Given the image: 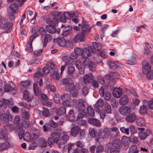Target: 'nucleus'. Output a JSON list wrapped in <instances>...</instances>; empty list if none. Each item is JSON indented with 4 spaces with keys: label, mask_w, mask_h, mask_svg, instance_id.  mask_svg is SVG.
Wrapping results in <instances>:
<instances>
[{
    "label": "nucleus",
    "mask_w": 153,
    "mask_h": 153,
    "mask_svg": "<svg viewBox=\"0 0 153 153\" xmlns=\"http://www.w3.org/2000/svg\"><path fill=\"white\" fill-rule=\"evenodd\" d=\"M19 7L17 6L15 2L14 4H11L10 6L11 12L13 14L16 13L18 11L17 7Z\"/></svg>",
    "instance_id": "a18cd8bd"
},
{
    "label": "nucleus",
    "mask_w": 153,
    "mask_h": 153,
    "mask_svg": "<svg viewBox=\"0 0 153 153\" xmlns=\"http://www.w3.org/2000/svg\"><path fill=\"white\" fill-rule=\"evenodd\" d=\"M139 150L137 149L136 146L132 145L131 146L128 150V153H138Z\"/></svg>",
    "instance_id": "49530a36"
},
{
    "label": "nucleus",
    "mask_w": 153,
    "mask_h": 153,
    "mask_svg": "<svg viewBox=\"0 0 153 153\" xmlns=\"http://www.w3.org/2000/svg\"><path fill=\"white\" fill-rule=\"evenodd\" d=\"M103 150L104 147L102 145H99L96 147V152L97 153H101Z\"/></svg>",
    "instance_id": "e2e57ef3"
},
{
    "label": "nucleus",
    "mask_w": 153,
    "mask_h": 153,
    "mask_svg": "<svg viewBox=\"0 0 153 153\" xmlns=\"http://www.w3.org/2000/svg\"><path fill=\"white\" fill-rule=\"evenodd\" d=\"M22 117L25 120H28L29 118L30 114L27 111H24L22 114Z\"/></svg>",
    "instance_id": "338daca9"
},
{
    "label": "nucleus",
    "mask_w": 153,
    "mask_h": 153,
    "mask_svg": "<svg viewBox=\"0 0 153 153\" xmlns=\"http://www.w3.org/2000/svg\"><path fill=\"white\" fill-rule=\"evenodd\" d=\"M52 39V36L51 35L47 34L45 35L44 39L43 47H45L46 46L47 43L50 42Z\"/></svg>",
    "instance_id": "72a5a7b5"
},
{
    "label": "nucleus",
    "mask_w": 153,
    "mask_h": 153,
    "mask_svg": "<svg viewBox=\"0 0 153 153\" xmlns=\"http://www.w3.org/2000/svg\"><path fill=\"white\" fill-rule=\"evenodd\" d=\"M101 134L103 138H108L111 135V129L108 128H105L103 129Z\"/></svg>",
    "instance_id": "c85d7f7f"
},
{
    "label": "nucleus",
    "mask_w": 153,
    "mask_h": 153,
    "mask_svg": "<svg viewBox=\"0 0 153 153\" xmlns=\"http://www.w3.org/2000/svg\"><path fill=\"white\" fill-rule=\"evenodd\" d=\"M112 93L114 97L117 98L120 97L122 94V91L120 88H114Z\"/></svg>",
    "instance_id": "a878e982"
},
{
    "label": "nucleus",
    "mask_w": 153,
    "mask_h": 153,
    "mask_svg": "<svg viewBox=\"0 0 153 153\" xmlns=\"http://www.w3.org/2000/svg\"><path fill=\"white\" fill-rule=\"evenodd\" d=\"M4 128L7 131H11L14 130L15 129V126L13 124H10L4 126Z\"/></svg>",
    "instance_id": "c03bdc74"
},
{
    "label": "nucleus",
    "mask_w": 153,
    "mask_h": 153,
    "mask_svg": "<svg viewBox=\"0 0 153 153\" xmlns=\"http://www.w3.org/2000/svg\"><path fill=\"white\" fill-rule=\"evenodd\" d=\"M76 67L79 70L80 74H83L84 73V70L83 68L82 63L79 61H76L75 63Z\"/></svg>",
    "instance_id": "393cba45"
},
{
    "label": "nucleus",
    "mask_w": 153,
    "mask_h": 153,
    "mask_svg": "<svg viewBox=\"0 0 153 153\" xmlns=\"http://www.w3.org/2000/svg\"><path fill=\"white\" fill-rule=\"evenodd\" d=\"M69 137L66 134H64L59 138L57 146L59 148H61L62 146L65 144L69 140Z\"/></svg>",
    "instance_id": "1a4fd4ad"
},
{
    "label": "nucleus",
    "mask_w": 153,
    "mask_h": 153,
    "mask_svg": "<svg viewBox=\"0 0 153 153\" xmlns=\"http://www.w3.org/2000/svg\"><path fill=\"white\" fill-rule=\"evenodd\" d=\"M89 132L91 137L92 138H96V140L98 141L100 137L101 133L94 128H90L89 129Z\"/></svg>",
    "instance_id": "6e6552de"
},
{
    "label": "nucleus",
    "mask_w": 153,
    "mask_h": 153,
    "mask_svg": "<svg viewBox=\"0 0 153 153\" xmlns=\"http://www.w3.org/2000/svg\"><path fill=\"white\" fill-rule=\"evenodd\" d=\"M79 128L78 126L72 127L71 129V135L73 137H76L79 131Z\"/></svg>",
    "instance_id": "cd10ccee"
},
{
    "label": "nucleus",
    "mask_w": 153,
    "mask_h": 153,
    "mask_svg": "<svg viewBox=\"0 0 153 153\" xmlns=\"http://www.w3.org/2000/svg\"><path fill=\"white\" fill-rule=\"evenodd\" d=\"M38 84L41 87L43 85V81L42 79H38L36 82L33 85V90L36 96H38L40 94V91L38 87Z\"/></svg>",
    "instance_id": "9d476101"
},
{
    "label": "nucleus",
    "mask_w": 153,
    "mask_h": 153,
    "mask_svg": "<svg viewBox=\"0 0 153 153\" xmlns=\"http://www.w3.org/2000/svg\"><path fill=\"white\" fill-rule=\"evenodd\" d=\"M74 145V143H71L66 144L63 147L62 150V153H70V151Z\"/></svg>",
    "instance_id": "6ab92c4d"
},
{
    "label": "nucleus",
    "mask_w": 153,
    "mask_h": 153,
    "mask_svg": "<svg viewBox=\"0 0 153 153\" xmlns=\"http://www.w3.org/2000/svg\"><path fill=\"white\" fill-rule=\"evenodd\" d=\"M13 26L12 23H9L7 19L5 18H2L0 20V28L3 29L6 28V33H9L11 31Z\"/></svg>",
    "instance_id": "f03ea898"
},
{
    "label": "nucleus",
    "mask_w": 153,
    "mask_h": 153,
    "mask_svg": "<svg viewBox=\"0 0 153 153\" xmlns=\"http://www.w3.org/2000/svg\"><path fill=\"white\" fill-rule=\"evenodd\" d=\"M87 114L90 117H94L95 115L94 111L93 108L88 106L87 108Z\"/></svg>",
    "instance_id": "37998d69"
},
{
    "label": "nucleus",
    "mask_w": 153,
    "mask_h": 153,
    "mask_svg": "<svg viewBox=\"0 0 153 153\" xmlns=\"http://www.w3.org/2000/svg\"><path fill=\"white\" fill-rule=\"evenodd\" d=\"M145 74L146 75L147 78L148 79H153V70H152Z\"/></svg>",
    "instance_id": "0e129e2a"
},
{
    "label": "nucleus",
    "mask_w": 153,
    "mask_h": 153,
    "mask_svg": "<svg viewBox=\"0 0 153 153\" xmlns=\"http://www.w3.org/2000/svg\"><path fill=\"white\" fill-rule=\"evenodd\" d=\"M119 113L122 115L126 116L131 112V108L127 106L120 107L118 110Z\"/></svg>",
    "instance_id": "9b49d317"
},
{
    "label": "nucleus",
    "mask_w": 153,
    "mask_h": 153,
    "mask_svg": "<svg viewBox=\"0 0 153 153\" xmlns=\"http://www.w3.org/2000/svg\"><path fill=\"white\" fill-rule=\"evenodd\" d=\"M78 105L79 106V109H80L82 110H85V101L84 100L82 99H80L78 100Z\"/></svg>",
    "instance_id": "58836bf2"
},
{
    "label": "nucleus",
    "mask_w": 153,
    "mask_h": 153,
    "mask_svg": "<svg viewBox=\"0 0 153 153\" xmlns=\"http://www.w3.org/2000/svg\"><path fill=\"white\" fill-rule=\"evenodd\" d=\"M102 48V45L96 42L93 43L92 45L89 47V49L92 52L95 53L96 51H98Z\"/></svg>",
    "instance_id": "a211bd4d"
},
{
    "label": "nucleus",
    "mask_w": 153,
    "mask_h": 153,
    "mask_svg": "<svg viewBox=\"0 0 153 153\" xmlns=\"http://www.w3.org/2000/svg\"><path fill=\"white\" fill-rule=\"evenodd\" d=\"M72 83H74V81L71 78H66L63 80V83L65 85Z\"/></svg>",
    "instance_id": "6e6d98bb"
},
{
    "label": "nucleus",
    "mask_w": 153,
    "mask_h": 153,
    "mask_svg": "<svg viewBox=\"0 0 153 153\" xmlns=\"http://www.w3.org/2000/svg\"><path fill=\"white\" fill-rule=\"evenodd\" d=\"M98 106L102 107L104 105V102L102 99L99 98L95 103Z\"/></svg>",
    "instance_id": "69168bd1"
},
{
    "label": "nucleus",
    "mask_w": 153,
    "mask_h": 153,
    "mask_svg": "<svg viewBox=\"0 0 153 153\" xmlns=\"http://www.w3.org/2000/svg\"><path fill=\"white\" fill-rule=\"evenodd\" d=\"M84 68H89L91 71H94L96 70V65L94 63L92 62L88 58L85 59L83 62Z\"/></svg>",
    "instance_id": "0eeeda50"
},
{
    "label": "nucleus",
    "mask_w": 153,
    "mask_h": 153,
    "mask_svg": "<svg viewBox=\"0 0 153 153\" xmlns=\"http://www.w3.org/2000/svg\"><path fill=\"white\" fill-rule=\"evenodd\" d=\"M15 85L13 82L9 81L8 84L4 85V90L5 92H7L10 91H12L15 90Z\"/></svg>",
    "instance_id": "4468645a"
},
{
    "label": "nucleus",
    "mask_w": 153,
    "mask_h": 153,
    "mask_svg": "<svg viewBox=\"0 0 153 153\" xmlns=\"http://www.w3.org/2000/svg\"><path fill=\"white\" fill-rule=\"evenodd\" d=\"M79 113L78 115V118L79 119H81L85 115V110H82L80 109H78Z\"/></svg>",
    "instance_id": "052dcab7"
},
{
    "label": "nucleus",
    "mask_w": 153,
    "mask_h": 153,
    "mask_svg": "<svg viewBox=\"0 0 153 153\" xmlns=\"http://www.w3.org/2000/svg\"><path fill=\"white\" fill-rule=\"evenodd\" d=\"M107 63L111 69L113 70L116 69V67L114 65V63L111 59H108L107 61Z\"/></svg>",
    "instance_id": "864d4df0"
},
{
    "label": "nucleus",
    "mask_w": 153,
    "mask_h": 153,
    "mask_svg": "<svg viewBox=\"0 0 153 153\" xmlns=\"http://www.w3.org/2000/svg\"><path fill=\"white\" fill-rule=\"evenodd\" d=\"M111 108L110 104L107 102L105 103L104 111L103 112H104L105 115V114H110L111 113Z\"/></svg>",
    "instance_id": "c756f323"
},
{
    "label": "nucleus",
    "mask_w": 153,
    "mask_h": 153,
    "mask_svg": "<svg viewBox=\"0 0 153 153\" xmlns=\"http://www.w3.org/2000/svg\"><path fill=\"white\" fill-rule=\"evenodd\" d=\"M7 136L6 131L4 129L0 131V140L4 139L5 141L7 140Z\"/></svg>",
    "instance_id": "a19ab883"
},
{
    "label": "nucleus",
    "mask_w": 153,
    "mask_h": 153,
    "mask_svg": "<svg viewBox=\"0 0 153 153\" xmlns=\"http://www.w3.org/2000/svg\"><path fill=\"white\" fill-rule=\"evenodd\" d=\"M64 62L65 63V65H62L61 67V73L64 71L65 68L66 66H67L68 65H70L71 63V62L70 61L67 60H65L64 61Z\"/></svg>",
    "instance_id": "680f3d73"
},
{
    "label": "nucleus",
    "mask_w": 153,
    "mask_h": 153,
    "mask_svg": "<svg viewBox=\"0 0 153 153\" xmlns=\"http://www.w3.org/2000/svg\"><path fill=\"white\" fill-rule=\"evenodd\" d=\"M23 98L28 101H30L33 98L32 96L27 91H25L23 94Z\"/></svg>",
    "instance_id": "79ce46f5"
},
{
    "label": "nucleus",
    "mask_w": 153,
    "mask_h": 153,
    "mask_svg": "<svg viewBox=\"0 0 153 153\" xmlns=\"http://www.w3.org/2000/svg\"><path fill=\"white\" fill-rule=\"evenodd\" d=\"M56 41L58 45L61 47H65L66 45V42L64 37L57 38Z\"/></svg>",
    "instance_id": "bb28decb"
},
{
    "label": "nucleus",
    "mask_w": 153,
    "mask_h": 153,
    "mask_svg": "<svg viewBox=\"0 0 153 153\" xmlns=\"http://www.w3.org/2000/svg\"><path fill=\"white\" fill-rule=\"evenodd\" d=\"M91 52V51L89 49V47L88 48H85L83 50V53L82 54V56L84 59H85L88 57L90 55Z\"/></svg>",
    "instance_id": "f704fd0d"
},
{
    "label": "nucleus",
    "mask_w": 153,
    "mask_h": 153,
    "mask_svg": "<svg viewBox=\"0 0 153 153\" xmlns=\"http://www.w3.org/2000/svg\"><path fill=\"white\" fill-rule=\"evenodd\" d=\"M101 107L99 106L96 104L94 105V108L96 111L100 114V118L103 119L105 118V115L104 112L101 111Z\"/></svg>",
    "instance_id": "412c9836"
},
{
    "label": "nucleus",
    "mask_w": 153,
    "mask_h": 153,
    "mask_svg": "<svg viewBox=\"0 0 153 153\" xmlns=\"http://www.w3.org/2000/svg\"><path fill=\"white\" fill-rule=\"evenodd\" d=\"M136 121V124L138 126H144L146 125L145 121L143 118H139Z\"/></svg>",
    "instance_id": "e433bc0d"
},
{
    "label": "nucleus",
    "mask_w": 153,
    "mask_h": 153,
    "mask_svg": "<svg viewBox=\"0 0 153 153\" xmlns=\"http://www.w3.org/2000/svg\"><path fill=\"white\" fill-rule=\"evenodd\" d=\"M89 89L86 87H84L81 90V93L84 96H85L88 93Z\"/></svg>",
    "instance_id": "4d7b16f0"
},
{
    "label": "nucleus",
    "mask_w": 153,
    "mask_h": 153,
    "mask_svg": "<svg viewBox=\"0 0 153 153\" xmlns=\"http://www.w3.org/2000/svg\"><path fill=\"white\" fill-rule=\"evenodd\" d=\"M78 133V138L79 140H82L85 137V130H79Z\"/></svg>",
    "instance_id": "8fccbe9b"
},
{
    "label": "nucleus",
    "mask_w": 153,
    "mask_h": 153,
    "mask_svg": "<svg viewBox=\"0 0 153 153\" xmlns=\"http://www.w3.org/2000/svg\"><path fill=\"white\" fill-rule=\"evenodd\" d=\"M121 142L123 146H125V150H127L129 146V140L126 137L124 136L122 137Z\"/></svg>",
    "instance_id": "2f4dec72"
},
{
    "label": "nucleus",
    "mask_w": 153,
    "mask_h": 153,
    "mask_svg": "<svg viewBox=\"0 0 153 153\" xmlns=\"http://www.w3.org/2000/svg\"><path fill=\"white\" fill-rule=\"evenodd\" d=\"M57 19L56 18H51L50 17V18L46 20V23L48 24L49 25L54 26L58 22Z\"/></svg>",
    "instance_id": "473e14b6"
},
{
    "label": "nucleus",
    "mask_w": 153,
    "mask_h": 153,
    "mask_svg": "<svg viewBox=\"0 0 153 153\" xmlns=\"http://www.w3.org/2000/svg\"><path fill=\"white\" fill-rule=\"evenodd\" d=\"M112 145V148L119 149L122 146L121 141L118 139H115L114 140Z\"/></svg>",
    "instance_id": "b1692460"
},
{
    "label": "nucleus",
    "mask_w": 153,
    "mask_h": 153,
    "mask_svg": "<svg viewBox=\"0 0 153 153\" xmlns=\"http://www.w3.org/2000/svg\"><path fill=\"white\" fill-rule=\"evenodd\" d=\"M137 119V117L134 114H129L126 117L125 119L128 122L132 123L136 121Z\"/></svg>",
    "instance_id": "f3484780"
},
{
    "label": "nucleus",
    "mask_w": 153,
    "mask_h": 153,
    "mask_svg": "<svg viewBox=\"0 0 153 153\" xmlns=\"http://www.w3.org/2000/svg\"><path fill=\"white\" fill-rule=\"evenodd\" d=\"M65 27V29L64 30L62 33V35L63 36L66 37L72 33V27L69 25L65 26V25H62V27Z\"/></svg>",
    "instance_id": "aec40b11"
},
{
    "label": "nucleus",
    "mask_w": 153,
    "mask_h": 153,
    "mask_svg": "<svg viewBox=\"0 0 153 153\" xmlns=\"http://www.w3.org/2000/svg\"><path fill=\"white\" fill-rule=\"evenodd\" d=\"M110 75L113 79H118L120 77L118 73L116 72H110Z\"/></svg>",
    "instance_id": "bf43d9fd"
},
{
    "label": "nucleus",
    "mask_w": 153,
    "mask_h": 153,
    "mask_svg": "<svg viewBox=\"0 0 153 153\" xmlns=\"http://www.w3.org/2000/svg\"><path fill=\"white\" fill-rule=\"evenodd\" d=\"M74 83H71L69 85H65V90L68 92H69L74 87Z\"/></svg>",
    "instance_id": "603ef678"
},
{
    "label": "nucleus",
    "mask_w": 153,
    "mask_h": 153,
    "mask_svg": "<svg viewBox=\"0 0 153 153\" xmlns=\"http://www.w3.org/2000/svg\"><path fill=\"white\" fill-rule=\"evenodd\" d=\"M50 135L51 137H48L47 142L49 146L51 147L52 145L54 143L57 145L59 138L60 137L61 135L59 133L54 132L51 133Z\"/></svg>",
    "instance_id": "f257e3e1"
},
{
    "label": "nucleus",
    "mask_w": 153,
    "mask_h": 153,
    "mask_svg": "<svg viewBox=\"0 0 153 153\" xmlns=\"http://www.w3.org/2000/svg\"><path fill=\"white\" fill-rule=\"evenodd\" d=\"M151 67L148 63H146L143 65L142 68V71L144 74H147V73L151 71Z\"/></svg>",
    "instance_id": "4c0bfd02"
},
{
    "label": "nucleus",
    "mask_w": 153,
    "mask_h": 153,
    "mask_svg": "<svg viewBox=\"0 0 153 153\" xmlns=\"http://www.w3.org/2000/svg\"><path fill=\"white\" fill-rule=\"evenodd\" d=\"M68 74H73L75 71V68L73 66H68V65L67 66Z\"/></svg>",
    "instance_id": "774afa93"
},
{
    "label": "nucleus",
    "mask_w": 153,
    "mask_h": 153,
    "mask_svg": "<svg viewBox=\"0 0 153 153\" xmlns=\"http://www.w3.org/2000/svg\"><path fill=\"white\" fill-rule=\"evenodd\" d=\"M152 133V130L150 129L146 130L144 132H140L138 133L139 138L142 140L145 139L149 135Z\"/></svg>",
    "instance_id": "2eb2a0df"
},
{
    "label": "nucleus",
    "mask_w": 153,
    "mask_h": 153,
    "mask_svg": "<svg viewBox=\"0 0 153 153\" xmlns=\"http://www.w3.org/2000/svg\"><path fill=\"white\" fill-rule=\"evenodd\" d=\"M74 51L79 56H82L83 51V49L80 48H75Z\"/></svg>",
    "instance_id": "5fc2aeb1"
},
{
    "label": "nucleus",
    "mask_w": 153,
    "mask_h": 153,
    "mask_svg": "<svg viewBox=\"0 0 153 153\" xmlns=\"http://www.w3.org/2000/svg\"><path fill=\"white\" fill-rule=\"evenodd\" d=\"M86 36L84 34L80 33L76 35L74 39V41L76 42H84L85 41L84 37Z\"/></svg>",
    "instance_id": "5701e85b"
},
{
    "label": "nucleus",
    "mask_w": 153,
    "mask_h": 153,
    "mask_svg": "<svg viewBox=\"0 0 153 153\" xmlns=\"http://www.w3.org/2000/svg\"><path fill=\"white\" fill-rule=\"evenodd\" d=\"M45 29L47 31L51 34L55 33L57 32L56 29L54 26L47 25L45 27Z\"/></svg>",
    "instance_id": "7c9ffc66"
},
{
    "label": "nucleus",
    "mask_w": 153,
    "mask_h": 153,
    "mask_svg": "<svg viewBox=\"0 0 153 153\" xmlns=\"http://www.w3.org/2000/svg\"><path fill=\"white\" fill-rule=\"evenodd\" d=\"M10 144L9 143H0V151L4 150L9 148Z\"/></svg>",
    "instance_id": "de8ad7c7"
},
{
    "label": "nucleus",
    "mask_w": 153,
    "mask_h": 153,
    "mask_svg": "<svg viewBox=\"0 0 153 153\" xmlns=\"http://www.w3.org/2000/svg\"><path fill=\"white\" fill-rule=\"evenodd\" d=\"M48 67L51 68V75L53 78L56 80H58L59 79V74L57 72H56L55 69L56 68V66L52 62H49L47 64Z\"/></svg>",
    "instance_id": "20e7f679"
},
{
    "label": "nucleus",
    "mask_w": 153,
    "mask_h": 153,
    "mask_svg": "<svg viewBox=\"0 0 153 153\" xmlns=\"http://www.w3.org/2000/svg\"><path fill=\"white\" fill-rule=\"evenodd\" d=\"M60 13L57 11H54L52 12L50 16L51 18H56L57 19V21H59V18L58 17L60 16Z\"/></svg>",
    "instance_id": "13d9d810"
},
{
    "label": "nucleus",
    "mask_w": 153,
    "mask_h": 153,
    "mask_svg": "<svg viewBox=\"0 0 153 153\" xmlns=\"http://www.w3.org/2000/svg\"><path fill=\"white\" fill-rule=\"evenodd\" d=\"M66 109L64 107H62L59 108L56 112L57 114L59 115H64L66 113Z\"/></svg>",
    "instance_id": "09e8293b"
},
{
    "label": "nucleus",
    "mask_w": 153,
    "mask_h": 153,
    "mask_svg": "<svg viewBox=\"0 0 153 153\" xmlns=\"http://www.w3.org/2000/svg\"><path fill=\"white\" fill-rule=\"evenodd\" d=\"M148 100H145L143 101V105L140 107L139 112L140 114L146 113L147 112V110L148 108L149 109V104H147Z\"/></svg>",
    "instance_id": "ddd939ff"
},
{
    "label": "nucleus",
    "mask_w": 153,
    "mask_h": 153,
    "mask_svg": "<svg viewBox=\"0 0 153 153\" xmlns=\"http://www.w3.org/2000/svg\"><path fill=\"white\" fill-rule=\"evenodd\" d=\"M2 110L0 109V111ZM0 120L2 123L4 124L8 123L9 121H12L13 118L10 114L9 111H7L6 114L0 113Z\"/></svg>",
    "instance_id": "39448f33"
},
{
    "label": "nucleus",
    "mask_w": 153,
    "mask_h": 153,
    "mask_svg": "<svg viewBox=\"0 0 153 153\" xmlns=\"http://www.w3.org/2000/svg\"><path fill=\"white\" fill-rule=\"evenodd\" d=\"M88 121L90 124L96 126H100L101 124L100 121L94 118H90L88 119Z\"/></svg>",
    "instance_id": "4be33fe9"
},
{
    "label": "nucleus",
    "mask_w": 153,
    "mask_h": 153,
    "mask_svg": "<svg viewBox=\"0 0 153 153\" xmlns=\"http://www.w3.org/2000/svg\"><path fill=\"white\" fill-rule=\"evenodd\" d=\"M128 102V99L126 95H123L120 99V103L122 105H125Z\"/></svg>",
    "instance_id": "c9c22d12"
},
{
    "label": "nucleus",
    "mask_w": 153,
    "mask_h": 153,
    "mask_svg": "<svg viewBox=\"0 0 153 153\" xmlns=\"http://www.w3.org/2000/svg\"><path fill=\"white\" fill-rule=\"evenodd\" d=\"M94 79L93 76L91 73L85 74L83 77L82 80L85 84L91 83Z\"/></svg>",
    "instance_id": "dca6fc26"
},
{
    "label": "nucleus",
    "mask_w": 153,
    "mask_h": 153,
    "mask_svg": "<svg viewBox=\"0 0 153 153\" xmlns=\"http://www.w3.org/2000/svg\"><path fill=\"white\" fill-rule=\"evenodd\" d=\"M39 146L41 148L45 147L47 145L46 141L43 138H40L38 142Z\"/></svg>",
    "instance_id": "ea45409f"
},
{
    "label": "nucleus",
    "mask_w": 153,
    "mask_h": 153,
    "mask_svg": "<svg viewBox=\"0 0 153 153\" xmlns=\"http://www.w3.org/2000/svg\"><path fill=\"white\" fill-rule=\"evenodd\" d=\"M69 92L71 95L73 97H76L78 94V90L75 87Z\"/></svg>",
    "instance_id": "3c124183"
},
{
    "label": "nucleus",
    "mask_w": 153,
    "mask_h": 153,
    "mask_svg": "<svg viewBox=\"0 0 153 153\" xmlns=\"http://www.w3.org/2000/svg\"><path fill=\"white\" fill-rule=\"evenodd\" d=\"M79 26H81L82 33L85 35H87L91 30V27L85 23L79 24Z\"/></svg>",
    "instance_id": "f8f14e48"
},
{
    "label": "nucleus",
    "mask_w": 153,
    "mask_h": 153,
    "mask_svg": "<svg viewBox=\"0 0 153 153\" xmlns=\"http://www.w3.org/2000/svg\"><path fill=\"white\" fill-rule=\"evenodd\" d=\"M78 14L77 12H75L72 13L66 12L63 16L61 17L59 19L60 21L61 22L65 23L66 21V19H71L74 18V17H77L78 16Z\"/></svg>",
    "instance_id": "423d86ee"
},
{
    "label": "nucleus",
    "mask_w": 153,
    "mask_h": 153,
    "mask_svg": "<svg viewBox=\"0 0 153 153\" xmlns=\"http://www.w3.org/2000/svg\"><path fill=\"white\" fill-rule=\"evenodd\" d=\"M71 98L70 95L68 94H65L61 96V98L64 105L70 107H72L74 106V103L71 101Z\"/></svg>",
    "instance_id": "7ed1b4c3"
}]
</instances>
